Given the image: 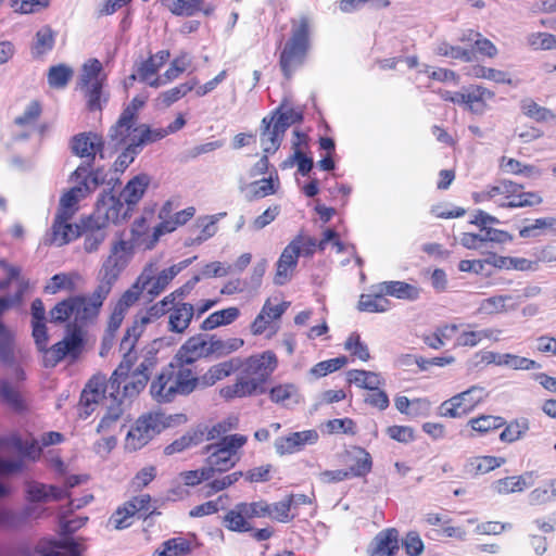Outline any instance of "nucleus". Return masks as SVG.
<instances>
[{
  "instance_id": "obj_20",
  "label": "nucleus",
  "mask_w": 556,
  "mask_h": 556,
  "mask_svg": "<svg viewBox=\"0 0 556 556\" xmlns=\"http://www.w3.org/2000/svg\"><path fill=\"white\" fill-rule=\"evenodd\" d=\"M274 121V117L265 116L261 123L260 141L263 152L266 154L275 153L285 137L278 128H275Z\"/></svg>"
},
{
  "instance_id": "obj_58",
  "label": "nucleus",
  "mask_w": 556,
  "mask_h": 556,
  "mask_svg": "<svg viewBox=\"0 0 556 556\" xmlns=\"http://www.w3.org/2000/svg\"><path fill=\"white\" fill-rule=\"evenodd\" d=\"M198 85L197 79H191L187 83L180 84L161 94V99L165 106L172 105L174 102L178 101L182 97H185L188 92H190Z\"/></svg>"
},
{
  "instance_id": "obj_40",
  "label": "nucleus",
  "mask_w": 556,
  "mask_h": 556,
  "mask_svg": "<svg viewBox=\"0 0 556 556\" xmlns=\"http://www.w3.org/2000/svg\"><path fill=\"white\" fill-rule=\"evenodd\" d=\"M528 486L526 475L511 476L498 479L491 484V489L500 494L507 495L515 492H521Z\"/></svg>"
},
{
  "instance_id": "obj_31",
  "label": "nucleus",
  "mask_w": 556,
  "mask_h": 556,
  "mask_svg": "<svg viewBox=\"0 0 556 556\" xmlns=\"http://www.w3.org/2000/svg\"><path fill=\"white\" fill-rule=\"evenodd\" d=\"M28 496L33 502H48V501H58L65 497L66 491L55 486L48 485L39 482H33L28 485L27 489Z\"/></svg>"
},
{
  "instance_id": "obj_11",
  "label": "nucleus",
  "mask_w": 556,
  "mask_h": 556,
  "mask_svg": "<svg viewBox=\"0 0 556 556\" xmlns=\"http://www.w3.org/2000/svg\"><path fill=\"white\" fill-rule=\"evenodd\" d=\"M301 239H293L282 251L278 262L274 277V283L277 286L286 285L292 276V271L298 265L301 254Z\"/></svg>"
},
{
  "instance_id": "obj_63",
  "label": "nucleus",
  "mask_w": 556,
  "mask_h": 556,
  "mask_svg": "<svg viewBox=\"0 0 556 556\" xmlns=\"http://www.w3.org/2000/svg\"><path fill=\"white\" fill-rule=\"evenodd\" d=\"M141 151L130 141L113 164L116 173H124Z\"/></svg>"
},
{
  "instance_id": "obj_54",
  "label": "nucleus",
  "mask_w": 556,
  "mask_h": 556,
  "mask_svg": "<svg viewBox=\"0 0 556 556\" xmlns=\"http://www.w3.org/2000/svg\"><path fill=\"white\" fill-rule=\"evenodd\" d=\"M348 364L346 356H339L336 358L319 362L311 368V374L316 378L325 377L328 374L334 372Z\"/></svg>"
},
{
  "instance_id": "obj_62",
  "label": "nucleus",
  "mask_w": 556,
  "mask_h": 556,
  "mask_svg": "<svg viewBox=\"0 0 556 556\" xmlns=\"http://www.w3.org/2000/svg\"><path fill=\"white\" fill-rule=\"evenodd\" d=\"M555 226H556L555 217L538 218L534 220L533 224L521 228L519 231V236L521 238L535 237V236H539L541 233V231L554 228Z\"/></svg>"
},
{
  "instance_id": "obj_56",
  "label": "nucleus",
  "mask_w": 556,
  "mask_h": 556,
  "mask_svg": "<svg viewBox=\"0 0 556 556\" xmlns=\"http://www.w3.org/2000/svg\"><path fill=\"white\" fill-rule=\"evenodd\" d=\"M226 216V213H219L212 216H204L200 217L197 220L198 227H201V235L195 237V241L198 243H202L208 238L213 237L217 231L216 223L219 220L220 217Z\"/></svg>"
},
{
  "instance_id": "obj_27",
  "label": "nucleus",
  "mask_w": 556,
  "mask_h": 556,
  "mask_svg": "<svg viewBox=\"0 0 556 556\" xmlns=\"http://www.w3.org/2000/svg\"><path fill=\"white\" fill-rule=\"evenodd\" d=\"M194 315V307L190 303L174 306L168 318V328L172 332L184 333Z\"/></svg>"
},
{
  "instance_id": "obj_5",
  "label": "nucleus",
  "mask_w": 556,
  "mask_h": 556,
  "mask_svg": "<svg viewBox=\"0 0 556 556\" xmlns=\"http://www.w3.org/2000/svg\"><path fill=\"white\" fill-rule=\"evenodd\" d=\"M87 520V517H75L72 519L61 518V533L65 538L60 541H52L49 546L40 545L38 553L41 556H80V544L67 535L80 529Z\"/></svg>"
},
{
  "instance_id": "obj_25",
  "label": "nucleus",
  "mask_w": 556,
  "mask_h": 556,
  "mask_svg": "<svg viewBox=\"0 0 556 556\" xmlns=\"http://www.w3.org/2000/svg\"><path fill=\"white\" fill-rule=\"evenodd\" d=\"M148 381V376L137 370L127 374V377L122 378L119 399L124 400L125 405L127 401L130 403L146 388Z\"/></svg>"
},
{
  "instance_id": "obj_42",
  "label": "nucleus",
  "mask_w": 556,
  "mask_h": 556,
  "mask_svg": "<svg viewBox=\"0 0 556 556\" xmlns=\"http://www.w3.org/2000/svg\"><path fill=\"white\" fill-rule=\"evenodd\" d=\"M87 99V106L90 111H101L102 104L108 101V97L102 91V81L80 85Z\"/></svg>"
},
{
  "instance_id": "obj_30",
  "label": "nucleus",
  "mask_w": 556,
  "mask_h": 556,
  "mask_svg": "<svg viewBox=\"0 0 556 556\" xmlns=\"http://www.w3.org/2000/svg\"><path fill=\"white\" fill-rule=\"evenodd\" d=\"M172 382L176 395H188L200 383V378L194 377L189 368L180 367L175 371L172 367Z\"/></svg>"
},
{
  "instance_id": "obj_34",
  "label": "nucleus",
  "mask_w": 556,
  "mask_h": 556,
  "mask_svg": "<svg viewBox=\"0 0 556 556\" xmlns=\"http://www.w3.org/2000/svg\"><path fill=\"white\" fill-rule=\"evenodd\" d=\"M269 397L285 407H290L301 401L299 389L292 383L274 387L269 392Z\"/></svg>"
},
{
  "instance_id": "obj_50",
  "label": "nucleus",
  "mask_w": 556,
  "mask_h": 556,
  "mask_svg": "<svg viewBox=\"0 0 556 556\" xmlns=\"http://www.w3.org/2000/svg\"><path fill=\"white\" fill-rule=\"evenodd\" d=\"M175 293L166 295L162 301L152 305L143 315L142 324H150L170 312L174 307Z\"/></svg>"
},
{
  "instance_id": "obj_26",
  "label": "nucleus",
  "mask_w": 556,
  "mask_h": 556,
  "mask_svg": "<svg viewBox=\"0 0 556 556\" xmlns=\"http://www.w3.org/2000/svg\"><path fill=\"white\" fill-rule=\"evenodd\" d=\"M204 451L210 454L205 464L214 466L219 473L231 469L239 460L238 456L227 453L226 450H222L216 444L206 445Z\"/></svg>"
},
{
  "instance_id": "obj_22",
  "label": "nucleus",
  "mask_w": 556,
  "mask_h": 556,
  "mask_svg": "<svg viewBox=\"0 0 556 556\" xmlns=\"http://www.w3.org/2000/svg\"><path fill=\"white\" fill-rule=\"evenodd\" d=\"M241 367L242 361L239 357H233L229 361L213 365L203 376L200 377V384L203 387H211L217 381L239 370Z\"/></svg>"
},
{
  "instance_id": "obj_1",
  "label": "nucleus",
  "mask_w": 556,
  "mask_h": 556,
  "mask_svg": "<svg viewBox=\"0 0 556 556\" xmlns=\"http://www.w3.org/2000/svg\"><path fill=\"white\" fill-rule=\"evenodd\" d=\"M129 260L130 248L128 243L124 240L115 242L111 248L110 255L99 269L97 276L98 286L94 291L90 295L72 296L75 323L67 326V332L75 326L81 330L83 326L91 324L97 319L103 302L122 271L127 267Z\"/></svg>"
},
{
  "instance_id": "obj_8",
  "label": "nucleus",
  "mask_w": 556,
  "mask_h": 556,
  "mask_svg": "<svg viewBox=\"0 0 556 556\" xmlns=\"http://www.w3.org/2000/svg\"><path fill=\"white\" fill-rule=\"evenodd\" d=\"M131 212L132 210L122 202L121 197H116L113 189H110L100 194L96 203L94 214L91 216L99 219L106 227L109 222L113 224L125 222L130 217Z\"/></svg>"
},
{
  "instance_id": "obj_15",
  "label": "nucleus",
  "mask_w": 556,
  "mask_h": 556,
  "mask_svg": "<svg viewBox=\"0 0 556 556\" xmlns=\"http://www.w3.org/2000/svg\"><path fill=\"white\" fill-rule=\"evenodd\" d=\"M80 236H84V250L87 253L98 251L106 238V230L103 223L96 217L89 216L81 222Z\"/></svg>"
},
{
  "instance_id": "obj_60",
  "label": "nucleus",
  "mask_w": 556,
  "mask_h": 556,
  "mask_svg": "<svg viewBox=\"0 0 556 556\" xmlns=\"http://www.w3.org/2000/svg\"><path fill=\"white\" fill-rule=\"evenodd\" d=\"M190 544L181 538H174L163 543L159 556H185L189 554Z\"/></svg>"
},
{
  "instance_id": "obj_61",
  "label": "nucleus",
  "mask_w": 556,
  "mask_h": 556,
  "mask_svg": "<svg viewBox=\"0 0 556 556\" xmlns=\"http://www.w3.org/2000/svg\"><path fill=\"white\" fill-rule=\"evenodd\" d=\"M521 108L528 117L533 118L536 122H545L554 116L548 109L539 105L532 99L523 100Z\"/></svg>"
},
{
  "instance_id": "obj_53",
  "label": "nucleus",
  "mask_w": 556,
  "mask_h": 556,
  "mask_svg": "<svg viewBox=\"0 0 556 556\" xmlns=\"http://www.w3.org/2000/svg\"><path fill=\"white\" fill-rule=\"evenodd\" d=\"M529 430V420L526 418L509 422L502 431L500 439L504 442H515Z\"/></svg>"
},
{
  "instance_id": "obj_32",
  "label": "nucleus",
  "mask_w": 556,
  "mask_h": 556,
  "mask_svg": "<svg viewBox=\"0 0 556 556\" xmlns=\"http://www.w3.org/2000/svg\"><path fill=\"white\" fill-rule=\"evenodd\" d=\"M349 456L353 464L346 469L351 477H364L370 472L372 460L370 454L362 447H353L349 452Z\"/></svg>"
},
{
  "instance_id": "obj_28",
  "label": "nucleus",
  "mask_w": 556,
  "mask_h": 556,
  "mask_svg": "<svg viewBox=\"0 0 556 556\" xmlns=\"http://www.w3.org/2000/svg\"><path fill=\"white\" fill-rule=\"evenodd\" d=\"M135 125L136 122L132 119L122 122L121 115L117 122L112 125L109 130V140L105 143V147L111 148L112 151H116L121 146L126 143V139L130 136V131L136 128Z\"/></svg>"
},
{
  "instance_id": "obj_4",
  "label": "nucleus",
  "mask_w": 556,
  "mask_h": 556,
  "mask_svg": "<svg viewBox=\"0 0 556 556\" xmlns=\"http://www.w3.org/2000/svg\"><path fill=\"white\" fill-rule=\"evenodd\" d=\"M308 48L309 20L301 16L298 22L292 21L291 37L280 54V67L287 78L291 77L295 66L302 64Z\"/></svg>"
},
{
  "instance_id": "obj_10",
  "label": "nucleus",
  "mask_w": 556,
  "mask_h": 556,
  "mask_svg": "<svg viewBox=\"0 0 556 556\" xmlns=\"http://www.w3.org/2000/svg\"><path fill=\"white\" fill-rule=\"evenodd\" d=\"M278 361L276 354L271 351H265L262 354L253 355L242 362L243 374L252 377L255 381L264 384L277 368Z\"/></svg>"
},
{
  "instance_id": "obj_24",
  "label": "nucleus",
  "mask_w": 556,
  "mask_h": 556,
  "mask_svg": "<svg viewBox=\"0 0 556 556\" xmlns=\"http://www.w3.org/2000/svg\"><path fill=\"white\" fill-rule=\"evenodd\" d=\"M149 184L150 177L147 174H139L126 184L121 193V198H123L125 204L132 210L143 197Z\"/></svg>"
},
{
  "instance_id": "obj_36",
  "label": "nucleus",
  "mask_w": 556,
  "mask_h": 556,
  "mask_svg": "<svg viewBox=\"0 0 556 556\" xmlns=\"http://www.w3.org/2000/svg\"><path fill=\"white\" fill-rule=\"evenodd\" d=\"M239 315L240 312L237 307L220 309L212 313L208 317H206L201 324L200 328L204 331L213 330L219 326L231 324L239 317Z\"/></svg>"
},
{
  "instance_id": "obj_35",
  "label": "nucleus",
  "mask_w": 556,
  "mask_h": 556,
  "mask_svg": "<svg viewBox=\"0 0 556 556\" xmlns=\"http://www.w3.org/2000/svg\"><path fill=\"white\" fill-rule=\"evenodd\" d=\"M374 294H362L357 304L361 312L383 313L389 309L390 301L384 298V293L378 291L375 287Z\"/></svg>"
},
{
  "instance_id": "obj_18",
  "label": "nucleus",
  "mask_w": 556,
  "mask_h": 556,
  "mask_svg": "<svg viewBox=\"0 0 556 556\" xmlns=\"http://www.w3.org/2000/svg\"><path fill=\"white\" fill-rule=\"evenodd\" d=\"M399 549V531L394 528L380 531L369 548L370 556H393Z\"/></svg>"
},
{
  "instance_id": "obj_41",
  "label": "nucleus",
  "mask_w": 556,
  "mask_h": 556,
  "mask_svg": "<svg viewBox=\"0 0 556 556\" xmlns=\"http://www.w3.org/2000/svg\"><path fill=\"white\" fill-rule=\"evenodd\" d=\"M85 198L81 189L74 186L61 197L56 214L73 216L77 211L78 202Z\"/></svg>"
},
{
  "instance_id": "obj_46",
  "label": "nucleus",
  "mask_w": 556,
  "mask_h": 556,
  "mask_svg": "<svg viewBox=\"0 0 556 556\" xmlns=\"http://www.w3.org/2000/svg\"><path fill=\"white\" fill-rule=\"evenodd\" d=\"M168 58L169 51L162 50L143 61L138 68L140 79L147 80L151 75H154L167 62Z\"/></svg>"
},
{
  "instance_id": "obj_52",
  "label": "nucleus",
  "mask_w": 556,
  "mask_h": 556,
  "mask_svg": "<svg viewBox=\"0 0 556 556\" xmlns=\"http://www.w3.org/2000/svg\"><path fill=\"white\" fill-rule=\"evenodd\" d=\"M249 188H250V190L245 195L248 201H254L256 199H261L266 195L274 194L277 191L271 176L269 178H264V179L252 182L249 186Z\"/></svg>"
},
{
  "instance_id": "obj_12",
  "label": "nucleus",
  "mask_w": 556,
  "mask_h": 556,
  "mask_svg": "<svg viewBox=\"0 0 556 556\" xmlns=\"http://www.w3.org/2000/svg\"><path fill=\"white\" fill-rule=\"evenodd\" d=\"M92 163L79 165L71 178L76 181V186L81 189L85 197L93 192L98 187L106 181V173L103 167L91 169Z\"/></svg>"
},
{
  "instance_id": "obj_17",
  "label": "nucleus",
  "mask_w": 556,
  "mask_h": 556,
  "mask_svg": "<svg viewBox=\"0 0 556 556\" xmlns=\"http://www.w3.org/2000/svg\"><path fill=\"white\" fill-rule=\"evenodd\" d=\"M105 397H100V401H103V405L106 408L105 415L100 420L97 431L104 432L109 430L124 414L126 405L124 404V400L119 399V392L116 395H112L105 393Z\"/></svg>"
},
{
  "instance_id": "obj_55",
  "label": "nucleus",
  "mask_w": 556,
  "mask_h": 556,
  "mask_svg": "<svg viewBox=\"0 0 556 556\" xmlns=\"http://www.w3.org/2000/svg\"><path fill=\"white\" fill-rule=\"evenodd\" d=\"M471 75L476 78H484L498 84L511 85V79L504 71L476 65L471 68Z\"/></svg>"
},
{
  "instance_id": "obj_37",
  "label": "nucleus",
  "mask_w": 556,
  "mask_h": 556,
  "mask_svg": "<svg viewBox=\"0 0 556 556\" xmlns=\"http://www.w3.org/2000/svg\"><path fill=\"white\" fill-rule=\"evenodd\" d=\"M257 391L261 393L265 391L263 384H261L258 381H255L254 378L249 377L242 372V376L237 379L236 383L226 389V394L230 396L243 397L252 395Z\"/></svg>"
},
{
  "instance_id": "obj_6",
  "label": "nucleus",
  "mask_w": 556,
  "mask_h": 556,
  "mask_svg": "<svg viewBox=\"0 0 556 556\" xmlns=\"http://www.w3.org/2000/svg\"><path fill=\"white\" fill-rule=\"evenodd\" d=\"M166 428L163 415L148 413L140 416L126 435V446L132 451L140 450Z\"/></svg>"
},
{
  "instance_id": "obj_13",
  "label": "nucleus",
  "mask_w": 556,
  "mask_h": 556,
  "mask_svg": "<svg viewBox=\"0 0 556 556\" xmlns=\"http://www.w3.org/2000/svg\"><path fill=\"white\" fill-rule=\"evenodd\" d=\"M318 439L319 434L314 429L292 432L276 439L275 450L279 455L293 454L303 450L305 445L315 444Z\"/></svg>"
},
{
  "instance_id": "obj_44",
  "label": "nucleus",
  "mask_w": 556,
  "mask_h": 556,
  "mask_svg": "<svg viewBox=\"0 0 556 556\" xmlns=\"http://www.w3.org/2000/svg\"><path fill=\"white\" fill-rule=\"evenodd\" d=\"M55 41V33L49 25L42 26L35 35L33 54L42 55L52 50Z\"/></svg>"
},
{
  "instance_id": "obj_2",
  "label": "nucleus",
  "mask_w": 556,
  "mask_h": 556,
  "mask_svg": "<svg viewBox=\"0 0 556 556\" xmlns=\"http://www.w3.org/2000/svg\"><path fill=\"white\" fill-rule=\"evenodd\" d=\"M33 338L36 348L42 353L45 367H54L65 358L76 361L84 350L83 330L78 327L66 333V336L51 348H47L49 336L45 321H31Z\"/></svg>"
},
{
  "instance_id": "obj_38",
  "label": "nucleus",
  "mask_w": 556,
  "mask_h": 556,
  "mask_svg": "<svg viewBox=\"0 0 556 556\" xmlns=\"http://www.w3.org/2000/svg\"><path fill=\"white\" fill-rule=\"evenodd\" d=\"M285 109V104L281 103L268 117H274V125L275 128H278L280 132L285 135L287 129L296 124L300 123L303 119L302 113L296 112L293 109Z\"/></svg>"
},
{
  "instance_id": "obj_48",
  "label": "nucleus",
  "mask_w": 556,
  "mask_h": 556,
  "mask_svg": "<svg viewBox=\"0 0 556 556\" xmlns=\"http://www.w3.org/2000/svg\"><path fill=\"white\" fill-rule=\"evenodd\" d=\"M203 440V432L201 431H193V432H187L179 439L175 440L173 443L167 445L164 450V453L166 455H173L175 453H180L185 451L186 448L197 445L201 443Z\"/></svg>"
},
{
  "instance_id": "obj_39",
  "label": "nucleus",
  "mask_w": 556,
  "mask_h": 556,
  "mask_svg": "<svg viewBox=\"0 0 556 556\" xmlns=\"http://www.w3.org/2000/svg\"><path fill=\"white\" fill-rule=\"evenodd\" d=\"M243 510L244 509L241 507V503L235 505V507L229 510L224 518L225 527L236 532L252 531L253 528L248 521L249 518L245 516Z\"/></svg>"
},
{
  "instance_id": "obj_9",
  "label": "nucleus",
  "mask_w": 556,
  "mask_h": 556,
  "mask_svg": "<svg viewBox=\"0 0 556 556\" xmlns=\"http://www.w3.org/2000/svg\"><path fill=\"white\" fill-rule=\"evenodd\" d=\"M71 149L75 155L86 157L91 163H93L97 154L104 159L106 151L102 136L92 131L80 132L74 136L71 141Z\"/></svg>"
},
{
  "instance_id": "obj_33",
  "label": "nucleus",
  "mask_w": 556,
  "mask_h": 556,
  "mask_svg": "<svg viewBox=\"0 0 556 556\" xmlns=\"http://www.w3.org/2000/svg\"><path fill=\"white\" fill-rule=\"evenodd\" d=\"M511 295H494L481 301L478 312L481 314L493 315L517 309V304H508Z\"/></svg>"
},
{
  "instance_id": "obj_51",
  "label": "nucleus",
  "mask_w": 556,
  "mask_h": 556,
  "mask_svg": "<svg viewBox=\"0 0 556 556\" xmlns=\"http://www.w3.org/2000/svg\"><path fill=\"white\" fill-rule=\"evenodd\" d=\"M504 424V418L492 415H481L479 417L471 418L468 421V425L471 427V429L480 433H485L490 430L498 429Z\"/></svg>"
},
{
  "instance_id": "obj_19",
  "label": "nucleus",
  "mask_w": 556,
  "mask_h": 556,
  "mask_svg": "<svg viewBox=\"0 0 556 556\" xmlns=\"http://www.w3.org/2000/svg\"><path fill=\"white\" fill-rule=\"evenodd\" d=\"M483 359L488 364H495L497 366H506L511 369L530 370L540 367V365L527 357L505 353L488 352Z\"/></svg>"
},
{
  "instance_id": "obj_21",
  "label": "nucleus",
  "mask_w": 556,
  "mask_h": 556,
  "mask_svg": "<svg viewBox=\"0 0 556 556\" xmlns=\"http://www.w3.org/2000/svg\"><path fill=\"white\" fill-rule=\"evenodd\" d=\"M150 393L159 403H168L175 399L176 393L172 382V365L162 370L156 379L152 381Z\"/></svg>"
},
{
  "instance_id": "obj_16",
  "label": "nucleus",
  "mask_w": 556,
  "mask_h": 556,
  "mask_svg": "<svg viewBox=\"0 0 556 556\" xmlns=\"http://www.w3.org/2000/svg\"><path fill=\"white\" fill-rule=\"evenodd\" d=\"M73 216H63L60 214H55L51 230L52 237L50 239V244H55L56 247H62L67 244L68 242L75 240L80 236V227L81 225H73L70 223V219Z\"/></svg>"
},
{
  "instance_id": "obj_43",
  "label": "nucleus",
  "mask_w": 556,
  "mask_h": 556,
  "mask_svg": "<svg viewBox=\"0 0 556 556\" xmlns=\"http://www.w3.org/2000/svg\"><path fill=\"white\" fill-rule=\"evenodd\" d=\"M135 135L130 141L137 147L140 151L146 144L153 143L166 137L163 128L161 129H151L147 124H141L134 129Z\"/></svg>"
},
{
  "instance_id": "obj_47",
  "label": "nucleus",
  "mask_w": 556,
  "mask_h": 556,
  "mask_svg": "<svg viewBox=\"0 0 556 556\" xmlns=\"http://www.w3.org/2000/svg\"><path fill=\"white\" fill-rule=\"evenodd\" d=\"M501 333V330L496 329H483L479 331H464L460 333L456 340V345L458 346H476L482 339H493L495 341L498 340V337L495 334Z\"/></svg>"
},
{
  "instance_id": "obj_29",
  "label": "nucleus",
  "mask_w": 556,
  "mask_h": 556,
  "mask_svg": "<svg viewBox=\"0 0 556 556\" xmlns=\"http://www.w3.org/2000/svg\"><path fill=\"white\" fill-rule=\"evenodd\" d=\"M504 458L494 456L471 457L466 462L464 466V472L470 476L484 475L498 468L502 464H504Z\"/></svg>"
},
{
  "instance_id": "obj_49",
  "label": "nucleus",
  "mask_w": 556,
  "mask_h": 556,
  "mask_svg": "<svg viewBox=\"0 0 556 556\" xmlns=\"http://www.w3.org/2000/svg\"><path fill=\"white\" fill-rule=\"evenodd\" d=\"M73 76V70L65 65L59 64L51 66L48 71V84L52 88H64Z\"/></svg>"
},
{
  "instance_id": "obj_64",
  "label": "nucleus",
  "mask_w": 556,
  "mask_h": 556,
  "mask_svg": "<svg viewBox=\"0 0 556 556\" xmlns=\"http://www.w3.org/2000/svg\"><path fill=\"white\" fill-rule=\"evenodd\" d=\"M344 348L363 362L370 358L368 346L361 341L358 333H352L345 341Z\"/></svg>"
},
{
  "instance_id": "obj_45",
  "label": "nucleus",
  "mask_w": 556,
  "mask_h": 556,
  "mask_svg": "<svg viewBox=\"0 0 556 556\" xmlns=\"http://www.w3.org/2000/svg\"><path fill=\"white\" fill-rule=\"evenodd\" d=\"M204 0H165L164 4L175 15L192 16L202 9Z\"/></svg>"
},
{
  "instance_id": "obj_57",
  "label": "nucleus",
  "mask_w": 556,
  "mask_h": 556,
  "mask_svg": "<svg viewBox=\"0 0 556 556\" xmlns=\"http://www.w3.org/2000/svg\"><path fill=\"white\" fill-rule=\"evenodd\" d=\"M73 299H67L56 303L54 307L49 312L50 321L53 324H62L68 320L72 316L74 317Z\"/></svg>"
},
{
  "instance_id": "obj_23",
  "label": "nucleus",
  "mask_w": 556,
  "mask_h": 556,
  "mask_svg": "<svg viewBox=\"0 0 556 556\" xmlns=\"http://www.w3.org/2000/svg\"><path fill=\"white\" fill-rule=\"evenodd\" d=\"M375 288L384 295L394 296L400 300L415 301L419 298L420 290L416 286L404 281H383Z\"/></svg>"
},
{
  "instance_id": "obj_14",
  "label": "nucleus",
  "mask_w": 556,
  "mask_h": 556,
  "mask_svg": "<svg viewBox=\"0 0 556 556\" xmlns=\"http://www.w3.org/2000/svg\"><path fill=\"white\" fill-rule=\"evenodd\" d=\"M208 336L199 333L190 337L178 350L176 354L177 361L184 365H190L200 358L210 357L208 353Z\"/></svg>"
},
{
  "instance_id": "obj_3",
  "label": "nucleus",
  "mask_w": 556,
  "mask_h": 556,
  "mask_svg": "<svg viewBox=\"0 0 556 556\" xmlns=\"http://www.w3.org/2000/svg\"><path fill=\"white\" fill-rule=\"evenodd\" d=\"M136 354L124 352V356L118 367L113 371L106 381L104 376H93L85 386L80 394V406L83 408L80 416L87 418L99 404L100 397H105V393L116 395L122 386V378L130 374V369L136 362Z\"/></svg>"
},
{
  "instance_id": "obj_59",
  "label": "nucleus",
  "mask_w": 556,
  "mask_h": 556,
  "mask_svg": "<svg viewBox=\"0 0 556 556\" xmlns=\"http://www.w3.org/2000/svg\"><path fill=\"white\" fill-rule=\"evenodd\" d=\"M435 52L438 55L451 56L453 59H459L465 62H471L475 58V52L472 50H467L458 46H452L447 42L440 43Z\"/></svg>"
},
{
  "instance_id": "obj_7",
  "label": "nucleus",
  "mask_w": 556,
  "mask_h": 556,
  "mask_svg": "<svg viewBox=\"0 0 556 556\" xmlns=\"http://www.w3.org/2000/svg\"><path fill=\"white\" fill-rule=\"evenodd\" d=\"M486 396L483 387L472 386L444 401L439 407V414L442 417L459 418L472 412Z\"/></svg>"
}]
</instances>
